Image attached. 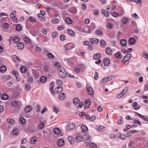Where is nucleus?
I'll return each instance as SVG.
<instances>
[{
  "mask_svg": "<svg viewBox=\"0 0 148 148\" xmlns=\"http://www.w3.org/2000/svg\"><path fill=\"white\" fill-rule=\"evenodd\" d=\"M105 51L108 55H111L113 53L111 49L109 47H108L106 48Z\"/></svg>",
  "mask_w": 148,
  "mask_h": 148,
  "instance_id": "obj_6",
  "label": "nucleus"
},
{
  "mask_svg": "<svg viewBox=\"0 0 148 148\" xmlns=\"http://www.w3.org/2000/svg\"><path fill=\"white\" fill-rule=\"evenodd\" d=\"M90 101L88 99L86 100L85 101V105L84 108L85 109L88 108L90 106Z\"/></svg>",
  "mask_w": 148,
  "mask_h": 148,
  "instance_id": "obj_9",
  "label": "nucleus"
},
{
  "mask_svg": "<svg viewBox=\"0 0 148 148\" xmlns=\"http://www.w3.org/2000/svg\"><path fill=\"white\" fill-rule=\"evenodd\" d=\"M58 71L60 77L64 78L66 76V72L65 69L62 67H60Z\"/></svg>",
  "mask_w": 148,
  "mask_h": 148,
  "instance_id": "obj_1",
  "label": "nucleus"
},
{
  "mask_svg": "<svg viewBox=\"0 0 148 148\" xmlns=\"http://www.w3.org/2000/svg\"><path fill=\"white\" fill-rule=\"evenodd\" d=\"M101 12L103 15L106 17H108L110 13L109 12L105 9H102Z\"/></svg>",
  "mask_w": 148,
  "mask_h": 148,
  "instance_id": "obj_12",
  "label": "nucleus"
},
{
  "mask_svg": "<svg viewBox=\"0 0 148 148\" xmlns=\"http://www.w3.org/2000/svg\"><path fill=\"white\" fill-rule=\"evenodd\" d=\"M63 90V88L62 86L57 87L55 89V92L56 93H59L61 92Z\"/></svg>",
  "mask_w": 148,
  "mask_h": 148,
  "instance_id": "obj_10",
  "label": "nucleus"
},
{
  "mask_svg": "<svg viewBox=\"0 0 148 148\" xmlns=\"http://www.w3.org/2000/svg\"><path fill=\"white\" fill-rule=\"evenodd\" d=\"M61 132V130L58 127H56L53 130L54 133L56 134H58L60 133Z\"/></svg>",
  "mask_w": 148,
  "mask_h": 148,
  "instance_id": "obj_25",
  "label": "nucleus"
},
{
  "mask_svg": "<svg viewBox=\"0 0 148 148\" xmlns=\"http://www.w3.org/2000/svg\"><path fill=\"white\" fill-rule=\"evenodd\" d=\"M20 41V38L17 36H15L13 38V41L14 43H16Z\"/></svg>",
  "mask_w": 148,
  "mask_h": 148,
  "instance_id": "obj_39",
  "label": "nucleus"
},
{
  "mask_svg": "<svg viewBox=\"0 0 148 148\" xmlns=\"http://www.w3.org/2000/svg\"><path fill=\"white\" fill-rule=\"evenodd\" d=\"M47 56L48 58L51 59H53L55 58L53 54L50 53L47 54Z\"/></svg>",
  "mask_w": 148,
  "mask_h": 148,
  "instance_id": "obj_41",
  "label": "nucleus"
},
{
  "mask_svg": "<svg viewBox=\"0 0 148 148\" xmlns=\"http://www.w3.org/2000/svg\"><path fill=\"white\" fill-rule=\"evenodd\" d=\"M90 41L92 43H93L95 44H98L99 42V39L95 38H90Z\"/></svg>",
  "mask_w": 148,
  "mask_h": 148,
  "instance_id": "obj_8",
  "label": "nucleus"
},
{
  "mask_svg": "<svg viewBox=\"0 0 148 148\" xmlns=\"http://www.w3.org/2000/svg\"><path fill=\"white\" fill-rule=\"evenodd\" d=\"M32 72L34 76H35L36 77H37L38 76V74L37 73L36 70H35L34 69H33L32 70Z\"/></svg>",
  "mask_w": 148,
  "mask_h": 148,
  "instance_id": "obj_63",
  "label": "nucleus"
},
{
  "mask_svg": "<svg viewBox=\"0 0 148 148\" xmlns=\"http://www.w3.org/2000/svg\"><path fill=\"white\" fill-rule=\"evenodd\" d=\"M120 43L122 46H125L126 44V40L121 39L120 41Z\"/></svg>",
  "mask_w": 148,
  "mask_h": 148,
  "instance_id": "obj_38",
  "label": "nucleus"
},
{
  "mask_svg": "<svg viewBox=\"0 0 148 148\" xmlns=\"http://www.w3.org/2000/svg\"><path fill=\"white\" fill-rule=\"evenodd\" d=\"M120 137L121 139L124 140L126 138L127 136L125 135L121 134L120 136Z\"/></svg>",
  "mask_w": 148,
  "mask_h": 148,
  "instance_id": "obj_59",
  "label": "nucleus"
},
{
  "mask_svg": "<svg viewBox=\"0 0 148 148\" xmlns=\"http://www.w3.org/2000/svg\"><path fill=\"white\" fill-rule=\"evenodd\" d=\"M140 117L145 121H147V119L145 116L141 114L140 115Z\"/></svg>",
  "mask_w": 148,
  "mask_h": 148,
  "instance_id": "obj_58",
  "label": "nucleus"
},
{
  "mask_svg": "<svg viewBox=\"0 0 148 148\" xmlns=\"http://www.w3.org/2000/svg\"><path fill=\"white\" fill-rule=\"evenodd\" d=\"M59 20L56 17L52 19V23L55 24H57L59 23Z\"/></svg>",
  "mask_w": 148,
  "mask_h": 148,
  "instance_id": "obj_28",
  "label": "nucleus"
},
{
  "mask_svg": "<svg viewBox=\"0 0 148 148\" xmlns=\"http://www.w3.org/2000/svg\"><path fill=\"white\" fill-rule=\"evenodd\" d=\"M68 33L71 36H75V32L71 29H69L68 30Z\"/></svg>",
  "mask_w": 148,
  "mask_h": 148,
  "instance_id": "obj_22",
  "label": "nucleus"
},
{
  "mask_svg": "<svg viewBox=\"0 0 148 148\" xmlns=\"http://www.w3.org/2000/svg\"><path fill=\"white\" fill-rule=\"evenodd\" d=\"M114 76L113 77L112 76L110 75L108 77H105V79H106L107 81H110L113 78H114Z\"/></svg>",
  "mask_w": 148,
  "mask_h": 148,
  "instance_id": "obj_53",
  "label": "nucleus"
},
{
  "mask_svg": "<svg viewBox=\"0 0 148 148\" xmlns=\"http://www.w3.org/2000/svg\"><path fill=\"white\" fill-rule=\"evenodd\" d=\"M22 28V26L21 24H17L16 27V30L18 31H20L21 30Z\"/></svg>",
  "mask_w": 148,
  "mask_h": 148,
  "instance_id": "obj_35",
  "label": "nucleus"
},
{
  "mask_svg": "<svg viewBox=\"0 0 148 148\" xmlns=\"http://www.w3.org/2000/svg\"><path fill=\"white\" fill-rule=\"evenodd\" d=\"M113 27V25L110 23H109L107 24L106 27L107 28L110 29L112 28Z\"/></svg>",
  "mask_w": 148,
  "mask_h": 148,
  "instance_id": "obj_56",
  "label": "nucleus"
},
{
  "mask_svg": "<svg viewBox=\"0 0 148 148\" xmlns=\"http://www.w3.org/2000/svg\"><path fill=\"white\" fill-rule=\"evenodd\" d=\"M71 44H67L64 46L66 50H70L71 49L72 47L71 46Z\"/></svg>",
  "mask_w": 148,
  "mask_h": 148,
  "instance_id": "obj_17",
  "label": "nucleus"
},
{
  "mask_svg": "<svg viewBox=\"0 0 148 148\" xmlns=\"http://www.w3.org/2000/svg\"><path fill=\"white\" fill-rule=\"evenodd\" d=\"M19 122L21 124H24L26 122L25 120L23 117H21L19 119Z\"/></svg>",
  "mask_w": 148,
  "mask_h": 148,
  "instance_id": "obj_33",
  "label": "nucleus"
},
{
  "mask_svg": "<svg viewBox=\"0 0 148 148\" xmlns=\"http://www.w3.org/2000/svg\"><path fill=\"white\" fill-rule=\"evenodd\" d=\"M123 117L122 116H121L120 117V119L118 121L117 123L119 125L122 124L123 122Z\"/></svg>",
  "mask_w": 148,
  "mask_h": 148,
  "instance_id": "obj_49",
  "label": "nucleus"
},
{
  "mask_svg": "<svg viewBox=\"0 0 148 148\" xmlns=\"http://www.w3.org/2000/svg\"><path fill=\"white\" fill-rule=\"evenodd\" d=\"M24 41L27 44L30 42V41L29 38L27 37H26L24 38Z\"/></svg>",
  "mask_w": 148,
  "mask_h": 148,
  "instance_id": "obj_50",
  "label": "nucleus"
},
{
  "mask_svg": "<svg viewBox=\"0 0 148 148\" xmlns=\"http://www.w3.org/2000/svg\"><path fill=\"white\" fill-rule=\"evenodd\" d=\"M115 56L118 59H120L123 57L122 55L120 52H117L115 54Z\"/></svg>",
  "mask_w": 148,
  "mask_h": 148,
  "instance_id": "obj_23",
  "label": "nucleus"
},
{
  "mask_svg": "<svg viewBox=\"0 0 148 148\" xmlns=\"http://www.w3.org/2000/svg\"><path fill=\"white\" fill-rule=\"evenodd\" d=\"M25 89L26 91H28L31 88V86L29 84H26L25 85Z\"/></svg>",
  "mask_w": 148,
  "mask_h": 148,
  "instance_id": "obj_48",
  "label": "nucleus"
},
{
  "mask_svg": "<svg viewBox=\"0 0 148 148\" xmlns=\"http://www.w3.org/2000/svg\"><path fill=\"white\" fill-rule=\"evenodd\" d=\"M75 127V125L74 123L72 122H69L66 126V130L68 131L73 129Z\"/></svg>",
  "mask_w": 148,
  "mask_h": 148,
  "instance_id": "obj_2",
  "label": "nucleus"
},
{
  "mask_svg": "<svg viewBox=\"0 0 148 148\" xmlns=\"http://www.w3.org/2000/svg\"><path fill=\"white\" fill-rule=\"evenodd\" d=\"M67 139L68 141L72 145L74 143L75 139L73 137L71 136H69L68 137Z\"/></svg>",
  "mask_w": 148,
  "mask_h": 148,
  "instance_id": "obj_13",
  "label": "nucleus"
},
{
  "mask_svg": "<svg viewBox=\"0 0 148 148\" xmlns=\"http://www.w3.org/2000/svg\"><path fill=\"white\" fill-rule=\"evenodd\" d=\"M133 106L134 107V109L136 110H138L140 108V106L138 104V103L136 102H134L133 104Z\"/></svg>",
  "mask_w": 148,
  "mask_h": 148,
  "instance_id": "obj_7",
  "label": "nucleus"
},
{
  "mask_svg": "<svg viewBox=\"0 0 148 148\" xmlns=\"http://www.w3.org/2000/svg\"><path fill=\"white\" fill-rule=\"evenodd\" d=\"M45 126V125L42 122H40V124L39 126V130H41L43 128H44Z\"/></svg>",
  "mask_w": 148,
  "mask_h": 148,
  "instance_id": "obj_36",
  "label": "nucleus"
},
{
  "mask_svg": "<svg viewBox=\"0 0 148 148\" xmlns=\"http://www.w3.org/2000/svg\"><path fill=\"white\" fill-rule=\"evenodd\" d=\"M100 44L101 47L102 48H104L106 46V42L103 39H101L100 40Z\"/></svg>",
  "mask_w": 148,
  "mask_h": 148,
  "instance_id": "obj_14",
  "label": "nucleus"
},
{
  "mask_svg": "<svg viewBox=\"0 0 148 148\" xmlns=\"http://www.w3.org/2000/svg\"><path fill=\"white\" fill-rule=\"evenodd\" d=\"M76 141L77 142H79L83 140L84 139V137L81 136H78L76 137Z\"/></svg>",
  "mask_w": 148,
  "mask_h": 148,
  "instance_id": "obj_31",
  "label": "nucleus"
},
{
  "mask_svg": "<svg viewBox=\"0 0 148 148\" xmlns=\"http://www.w3.org/2000/svg\"><path fill=\"white\" fill-rule=\"evenodd\" d=\"M12 105L14 107H16L18 105L17 101H13L12 102Z\"/></svg>",
  "mask_w": 148,
  "mask_h": 148,
  "instance_id": "obj_52",
  "label": "nucleus"
},
{
  "mask_svg": "<svg viewBox=\"0 0 148 148\" xmlns=\"http://www.w3.org/2000/svg\"><path fill=\"white\" fill-rule=\"evenodd\" d=\"M110 60L108 58H105L103 59L104 65L105 66H108L110 64Z\"/></svg>",
  "mask_w": 148,
  "mask_h": 148,
  "instance_id": "obj_3",
  "label": "nucleus"
},
{
  "mask_svg": "<svg viewBox=\"0 0 148 148\" xmlns=\"http://www.w3.org/2000/svg\"><path fill=\"white\" fill-rule=\"evenodd\" d=\"M54 66L55 67H56V68H58V69L60 67H62L61 66V64L60 63L58 62H55L54 63Z\"/></svg>",
  "mask_w": 148,
  "mask_h": 148,
  "instance_id": "obj_34",
  "label": "nucleus"
},
{
  "mask_svg": "<svg viewBox=\"0 0 148 148\" xmlns=\"http://www.w3.org/2000/svg\"><path fill=\"white\" fill-rule=\"evenodd\" d=\"M47 80V77L45 76H42L40 79V82L42 83L45 82Z\"/></svg>",
  "mask_w": 148,
  "mask_h": 148,
  "instance_id": "obj_29",
  "label": "nucleus"
},
{
  "mask_svg": "<svg viewBox=\"0 0 148 148\" xmlns=\"http://www.w3.org/2000/svg\"><path fill=\"white\" fill-rule=\"evenodd\" d=\"M95 33L97 35H98L102 36L103 34L102 31L100 30H97L95 31Z\"/></svg>",
  "mask_w": 148,
  "mask_h": 148,
  "instance_id": "obj_51",
  "label": "nucleus"
},
{
  "mask_svg": "<svg viewBox=\"0 0 148 148\" xmlns=\"http://www.w3.org/2000/svg\"><path fill=\"white\" fill-rule=\"evenodd\" d=\"M7 122L8 123L11 125H13L15 123V121L13 119L11 118H9L8 119Z\"/></svg>",
  "mask_w": 148,
  "mask_h": 148,
  "instance_id": "obj_19",
  "label": "nucleus"
},
{
  "mask_svg": "<svg viewBox=\"0 0 148 148\" xmlns=\"http://www.w3.org/2000/svg\"><path fill=\"white\" fill-rule=\"evenodd\" d=\"M131 57V55L130 54H128L126 56H125L124 58H123V61L124 60H125L127 58H128V59H127V60H129Z\"/></svg>",
  "mask_w": 148,
  "mask_h": 148,
  "instance_id": "obj_42",
  "label": "nucleus"
},
{
  "mask_svg": "<svg viewBox=\"0 0 148 148\" xmlns=\"http://www.w3.org/2000/svg\"><path fill=\"white\" fill-rule=\"evenodd\" d=\"M57 145L60 147H62L64 145V140L62 139H60L58 140Z\"/></svg>",
  "mask_w": 148,
  "mask_h": 148,
  "instance_id": "obj_4",
  "label": "nucleus"
},
{
  "mask_svg": "<svg viewBox=\"0 0 148 148\" xmlns=\"http://www.w3.org/2000/svg\"><path fill=\"white\" fill-rule=\"evenodd\" d=\"M128 18L127 17H124L122 18L121 20V22L123 24H126L128 21Z\"/></svg>",
  "mask_w": 148,
  "mask_h": 148,
  "instance_id": "obj_30",
  "label": "nucleus"
},
{
  "mask_svg": "<svg viewBox=\"0 0 148 148\" xmlns=\"http://www.w3.org/2000/svg\"><path fill=\"white\" fill-rule=\"evenodd\" d=\"M105 127L102 125H101L97 128V130L98 131H102L104 130Z\"/></svg>",
  "mask_w": 148,
  "mask_h": 148,
  "instance_id": "obj_46",
  "label": "nucleus"
},
{
  "mask_svg": "<svg viewBox=\"0 0 148 148\" xmlns=\"http://www.w3.org/2000/svg\"><path fill=\"white\" fill-rule=\"evenodd\" d=\"M143 56L145 58L148 59V54L146 52L143 53Z\"/></svg>",
  "mask_w": 148,
  "mask_h": 148,
  "instance_id": "obj_62",
  "label": "nucleus"
},
{
  "mask_svg": "<svg viewBox=\"0 0 148 148\" xmlns=\"http://www.w3.org/2000/svg\"><path fill=\"white\" fill-rule=\"evenodd\" d=\"M90 148H96V145L94 143H91L89 144Z\"/></svg>",
  "mask_w": 148,
  "mask_h": 148,
  "instance_id": "obj_57",
  "label": "nucleus"
},
{
  "mask_svg": "<svg viewBox=\"0 0 148 148\" xmlns=\"http://www.w3.org/2000/svg\"><path fill=\"white\" fill-rule=\"evenodd\" d=\"M33 80V78L32 76H30L27 79V81L29 83H31Z\"/></svg>",
  "mask_w": 148,
  "mask_h": 148,
  "instance_id": "obj_64",
  "label": "nucleus"
},
{
  "mask_svg": "<svg viewBox=\"0 0 148 148\" xmlns=\"http://www.w3.org/2000/svg\"><path fill=\"white\" fill-rule=\"evenodd\" d=\"M101 57V55L100 53H98L94 55L93 59L95 60L98 59Z\"/></svg>",
  "mask_w": 148,
  "mask_h": 148,
  "instance_id": "obj_20",
  "label": "nucleus"
},
{
  "mask_svg": "<svg viewBox=\"0 0 148 148\" xmlns=\"http://www.w3.org/2000/svg\"><path fill=\"white\" fill-rule=\"evenodd\" d=\"M19 131L18 129L15 128L13 130V133L14 135L17 136L19 134Z\"/></svg>",
  "mask_w": 148,
  "mask_h": 148,
  "instance_id": "obj_32",
  "label": "nucleus"
},
{
  "mask_svg": "<svg viewBox=\"0 0 148 148\" xmlns=\"http://www.w3.org/2000/svg\"><path fill=\"white\" fill-rule=\"evenodd\" d=\"M87 91L89 95H92L94 94V92L93 88H92L89 87L87 88Z\"/></svg>",
  "mask_w": 148,
  "mask_h": 148,
  "instance_id": "obj_18",
  "label": "nucleus"
},
{
  "mask_svg": "<svg viewBox=\"0 0 148 148\" xmlns=\"http://www.w3.org/2000/svg\"><path fill=\"white\" fill-rule=\"evenodd\" d=\"M7 70L6 67L5 66H2L0 68V71L2 73H3L5 72Z\"/></svg>",
  "mask_w": 148,
  "mask_h": 148,
  "instance_id": "obj_37",
  "label": "nucleus"
},
{
  "mask_svg": "<svg viewBox=\"0 0 148 148\" xmlns=\"http://www.w3.org/2000/svg\"><path fill=\"white\" fill-rule=\"evenodd\" d=\"M64 28V26L63 25H61L58 26L57 27V29L59 30H63Z\"/></svg>",
  "mask_w": 148,
  "mask_h": 148,
  "instance_id": "obj_60",
  "label": "nucleus"
},
{
  "mask_svg": "<svg viewBox=\"0 0 148 148\" xmlns=\"http://www.w3.org/2000/svg\"><path fill=\"white\" fill-rule=\"evenodd\" d=\"M22 73H25L27 71V68L24 66H22L20 69Z\"/></svg>",
  "mask_w": 148,
  "mask_h": 148,
  "instance_id": "obj_43",
  "label": "nucleus"
},
{
  "mask_svg": "<svg viewBox=\"0 0 148 148\" xmlns=\"http://www.w3.org/2000/svg\"><path fill=\"white\" fill-rule=\"evenodd\" d=\"M65 36L64 35L62 34L60 36V38L61 40L63 41L65 40Z\"/></svg>",
  "mask_w": 148,
  "mask_h": 148,
  "instance_id": "obj_55",
  "label": "nucleus"
},
{
  "mask_svg": "<svg viewBox=\"0 0 148 148\" xmlns=\"http://www.w3.org/2000/svg\"><path fill=\"white\" fill-rule=\"evenodd\" d=\"M66 98V95L64 93H61L58 95V99L61 100H62L65 99Z\"/></svg>",
  "mask_w": 148,
  "mask_h": 148,
  "instance_id": "obj_5",
  "label": "nucleus"
},
{
  "mask_svg": "<svg viewBox=\"0 0 148 148\" xmlns=\"http://www.w3.org/2000/svg\"><path fill=\"white\" fill-rule=\"evenodd\" d=\"M37 142L36 136H34L30 140L31 143L32 144H35Z\"/></svg>",
  "mask_w": 148,
  "mask_h": 148,
  "instance_id": "obj_21",
  "label": "nucleus"
},
{
  "mask_svg": "<svg viewBox=\"0 0 148 148\" xmlns=\"http://www.w3.org/2000/svg\"><path fill=\"white\" fill-rule=\"evenodd\" d=\"M40 106L39 105H38L36 107V111L38 113L40 111Z\"/></svg>",
  "mask_w": 148,
  "mask_h": 148,
  "instance_id": "obj_61",
  "label": "nucleus"
},
{
  "mask_svg": "<svg viewBox=\"0 0 148 148\" xmlns=\"http://www.w3.org/2000/svg\"><path fill=\"white\" fill-rule=\"evenodd\" d=\"M128 89V87H125L124 88L123 90L121 92L123 95H124L127 93Z\"/></svg>",
  "mask_w": 148,
  "mask_h": 148,
  "instance_id": "obj_45",
  "label": "nucleus"
},
{
  "mask_svg": "<svg viewBox=\"0 0 148 148\" xmlns=\"http://www.w3.org/2000/svg\"><path fill=\"white\" fill-rule=\"evenodd\" d=\"M129 43L131 45H134L136 43V40L134 38H130L129 40Z\"/></svg>",
  "mask_w": 148,
  "mask_h": 148,
  "instance_id": "obj_15",
  "label": "nucleus"
},
{
  "mask_svg": "<svg viewBox=\"0 0 148 148\" xmlns=\"http://www.w3.org/2000/svg\"><path fill=\"white\" fill-rule=\"evenodd\" d=\"M51 36L53 38H56L58 36V34L56 32H53L51 34Z\"/></svg>",
  "mask_w": 148,
  "mask_h": 148,
  "instance_id": "obj_47",
  "label": "nucleus"
},
{
  "mask_svg": "<svg viewBox=\"0 0 148 148\" xmlns=\"http://www.w3.org/2000/svg\"><path fill=\"white\" fill-rule=\"evenodd\" d=\"M80 102V99L78 98H75L73 100V103L75 105H77Z\"/></svg>",
  "mask_w": 148,
  "mask_h": 148,
  "instance_id": "obj_24",
  "label": "nucleus"
},
{
  "mask_svg": "<svg viewBox=\"0 0 148 148\" xmlns=\"http://www.w3.org/2000/svg\"><path fill=\"white\" fill-rule=\"evenodd\" d=\"M65 22L68 24H70L72 22V21L69 18H67L65 19Z\"/></svg>",
  "mask_w": 148,
  "mask_h": 148,
  "instance_id": "obj_54",
  "label": "nucleus"
},
{
  "mask_svg": "<svg viewBox=\"0 0 148 148\" xmlns=\"http://www.w3.org/2000/svg\"><path fill=\"white\" fill-rule=\"evenodd\" d=\"M81 128L82 129V132H86L88 130L87 127L84 125H81Z\"/></svg>",
  "mask_w": 148,
  "mask_h": 148,
  "instance_id": "obj_27",
  "label": "nucleus"
},
{
  "mask_svg": "<svg viewBox=\"0 0 148 148\" xmlns=\"http://www.w3.org/2000/svg\"><path fill=\"white\" fill-rule=\"evenodd\" d=\"M8 98V96L6 94H4L1 96V98L3 100H5Z\"/></svg>",
  "mask_w": 148,
  "mask_h": 148,
  "instance_id": "obj_44",
  "label": "nucleus"
},
{
  "mask_svg": "<svg viewBox=\"0 0 148 148\" xmlns=\"http://www.w3.org/2000/svg\"><path fill=\"white\" fill-rule=\"evenodd\" d=\"M91 138L90 136L88 135L86 137L85 139V143H89L91 141Z\"/></svg>",
  "mask_w": 148,
  "mask_h": 148,
  "instance_id": "obj_40",
  "label": "nucleus"
},
{
  "mask_svg": "<svg viewBox=\"0 0 148 148\" xmlns=\"http://www.w3.org/2000/svg\"><path fill=\"white\" fill-rule=\"evenodd\" d=\"M24 47V44L22 42H20L17 45V47L18 49H23Z\"/></svg>",
  "mask_w": 148,
  "mask_h": 148,
  "instance_id": "obj_16",
  "label": "nucleus"
},
{
  "mask_svg": "<svg viewBox=\"0 0 148 148\" xmlns=\"http://www.w3.org/2000/svg\"><path fill=\"white\" fill-rule=\"evenodd\" d=\"M32 109V107L31 105H28L25 109V111L26 112H29Z\"/></svg>",
  "mask_w": 148,
  "mask_h": 148,
  "instance_id": "obj_11",
  "label": "nucleus"
},
{
  "mask_svg": "<svg viewBox=\"0 0 148 148\" xmlns=\"http://www.w3.org/2000/svg\"><path fill=\"white\" fill-rule=\"evenodd\" d=\"M38 17L39 19L42 21H45V16L43 15L38 14Z\"/></svg>",
  "mask_w": 148,
  "mask_h": 148,
  "instance_id": "obj_26",
  "label": "nucleus"
}]
</instances>
